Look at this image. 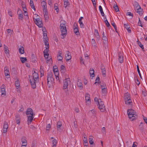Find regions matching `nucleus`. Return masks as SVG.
I'll list each match as a JSON object with an SVG mask.
<instances>
[{"mask_svg":"<svg viewBox=\"0 0 147 147\" xmlns=\"http://www.w3.org/2000/svg\"><path fill=\"white\" fill-rule=\"evenodd\" d=\"M26 115L28 117V124L29 125L32 121L35 115L31 108H29L27 109Z\"/></svg>","mask_w":147,"mask_h":147,"instance_id":"1","label":"nucleus"},{"mask_svg":"<svg viewBox=\"0 0 147 147\" xmlns=\"http://www.w3.org/2000/svg\"><path fill=\"white\" fill-rule=\"evenodd\" d=\"M127 113L129 119L132 121L137 117V114L132 109H129L127 110Z\"/></svg>","mask_w":147,"mask_h":147,"instance_id":"2","label":"nucleus"},{"mask_svg":"<svg viewBox=\"0 0 147 147\" xmlns=\"http://www.w3.org/2000/svg\"><path fill=\"white\" fill-rule=\"evenodd\" d=\"M60 28L61 33V36H63L61 38H64L65 36H66L67 34L66 26H60Z\"/></svg>","mask_w":147,"mask_h":147,"instance_id":"3","label":"nucleus"},{"mask_svg":"<svg viewBox=\"0 0 147 147\" xmlns=\"http://www.w3.org/2000/svg\"><path fill=\"white\" fill-rule=\"evenodd\" d=\"M53 74L52 72H49L47 75V83L48 84H51L53 82L54 78L53 77Z\"/></svg>","mask_w":147,"mask_h":147,"instance_id":"4","label":"nucleus"},{"mask_svg":"<svg viewBox=\"0 0 147 147\" xmlns=\"http://www.w3.org/2000/svg\"><path fill=\"white\" fill-rule=\"evenodd\" d=\"M98 108L101 112H104L106 109L105 106L104 105L103 102L101 101L99 104L97 105Z\"/></svg>","mask_w":147,"mask_h":147,"instance_id":"5","label":"nucleus"},{"mask_svg":"<svg viewBox=\"0 0 147 147\" xmlns=\"http://www.w3.org/2000/svg\"><path fill=\"white\" fill-rule=\"evenodd\" d=\"M38 81V79H30V82L32 88L34 89L36 88V83Z\"/></svg>","mask_w":147,"mask_h":147,"instance_id":"6","label":"nucleus"},{"mask_svg":"<svg viewBox=\"0 0 147 147\" xmlns=\"http://www.w3.org/2000/svg\"><path fill=\"white\" fill-rule=\"evenodd\" d=\"M63 89H66L67 88L68 85L70 84V81L69 78H67L63 80Z\"/></svg>","mask_w":147,"mask_h":147,"instance_id":"7","label":"nucleus"},{"mask_svg":"<svg viewBox=\"0 0 147 147\" xmlns=\"http://www.w3.org/2000/svg\"><path fill=\"white\" fill-rule=\"evenodd\" d=\"M34 22L39 27L41 28L42 27L43 24L42 20L40 19L39 18L36 19Z\"/></svg>","mask_w":147,"mask_h":147,"instance_id":"8","label":"nucleus"},{"mask_svg":"<svg viewBox=\"0 0 147 147\" xmlns=\"http://www.w3.org/2000/svg\"><path fill=\"white\" fill-rule=\"evenodd\" d=\"M85 100L86 105H89L91 103L90 95L88 93H86L85 94Z\"/></svg>","mask_w":147,"mask_h":147,"instance_id":"9","label":"nucleus"},{"mask_svg":"<svg viewBox=\"0 0 147 147\" xmlns=\"http://www.w3.org/2000/svg\"><path fill=\"white\" fill-rule=\"evenodd\" d=\"M49 51V50H47V49H45L43 51L44 57L45 58L47 59V63H48L49 61L50 60H51V59H49L48 58V56L49 55V54L48 53V52Z\"/></svg>","mask_w":147,"mask_h":147,"instance_id":"10","label":"nucleus"},{"mask_svg":"<svg viewBox=\"0 0 147 147\" xmlns=\"http://www.w3.org/2000/svg\"><path fill=\"white\" fill-rule=\"evenodd\" d=\"M125 104L129 107L131 108L132 106V102L131 99L125 100Z\"/></svg>","mask_w":147,"mask_h":147,"instance_id":"11","label":"nucleus"},{"mask_svg":"<svg viewBox=\"0 0 147 147\" xmlns=\"http://www.w3.org/2000/svg\"><path fill=\"white\" fill-rule=\"evenodd\" d=\"M5 86L4 84H3L1 87V92L2 95H6Z\"/></svg>","mask_w":147,"mask_h":147,"instance_id":"12","label":"nucleus"},{"mask_svg":"<svg viewBox=\"0 0 147 147\" xmlns=\"http://www.w3.org/2000/svg\"><path fill=\"white\" fill-rule=\"evenodd\" d=\"M65 58L66 61H68L71 58V53L69 51H67L66 52Z\"/></svg>","mask_w":147,"mask_h":147,"instance_id":"13","label":"nucleus"},{"mask_svg":"<svg viewBox=\"0 0 147 147\" xmlns=\"http://www.w3.org/2000/svg\"><path fill=\"white\" fill-rule=\"evenodd\" d=\"M77 85L79 87L80 89H83V87L82 86V81L81 80L79 79L78 80Z\"/></svg>","mask_w":147,"mask_h":147,"instance_id":"14","label":"nucleus"},{"mask_svg":"<svg viewBox=\"0 0 147 147\" xmlns=\"http://www.w3.org/2000/svg\"><path fill=\"white\" fill-rule=\"evenodd\" d=\"M21 142H22V145L21 147L24 146L26 147L27 144V141L25 137L22 138L21 139Z\"/></svg>","mask_w":147,"mask_h":147,"instance_id":"15","label":"nucleus"},{"mask_svg":"<svg viewBox=\"0 0 147 147\" xmlns=\"http://www.w3.org/2000/svg\"><path fill=\"white\" fill-rule=\"evenodd\" d=\"M118 59L120 63H122L123 62V56L122 53H119Z\"/></svg>","mask_w":147,"mask_h":147,"instance_id":"16","label":"nucleus"},{"mask_svg":"<svg viewBox=\"0 0 147 147\" xmlns=\"http://www.w3.org/2000/svg\"><path fill=\"white\" fill-rule=\"evenodd\" d=\"M8 127V125L7 123L5 121L4 122V125L3 127V132L5 133L7 131V129Z\"/></svg>","mask_w":147,"mask_h":147,"instance_id":"17","label":"nucleus"},{"mask_svg":"<svg viewBox=\"0 0 147 147\" xmlns=\"http://www.w3.org/2000/svg\"><path fill=\"white\" fill-rule=\"evenodd\" d=\"M48 39V38H46V39H43V41L45 43V45L46 47H45L46 49L47 50H49V45L47 40Z\"/></svg>","mask_w":147,"mask_h":147,"instance_id":"18","label":"nucleus"},{"mask_svg":"<svg viewBox=\"0 0 147 147\" xmlns=\"http://www.w3.org/2000/svg\"><path fill=\"white\" fill-rule=\"evenodd\" d=\"M4 72L5 75L6 76H10L9 72V70L8 67L7 66H5L4 68Z\"/></svg>","mask_w":147,"mask_h":147,"instance_id":"19","label":"nucleus"},{"mask_svg":"<svg viewBox=\"0 0 147 147\" xmlns=\"http://www.w3.org/2000/svg\"><path fill=\"white\" fill-rule=\"evenodd\" d=\"M32 75L33 78H32V79H38V74L37 72H36L35 71H34V72H33Z\"/></svg>","mask_w":147,"mask_h":147,"instance_id":"20","label":"nucleus"},{"mask_svg":"<svg viewBox=\"0 0 147 147\" xmlns=\"http://www.w3.org/2000/svg\"><path fill=\"white\" fill-rule=\"evenodd\" d=\"M62 123L61 122L58 121L57 122V129L58 131H60V127L62 126Z\"/></svg>","mask_w":147,"mask_h":147,"instance_id":"21","label":"nucleus"},{"mask_svg":"<svg viewBox=\"0 0 147 147\" xmlns=\"http://www.w3.org/2000/svg\"><path fill=\"white\" fill-rule=\"evenodd\" d=\"M94 35L98 40H100V36L98 30H97L95 29L94 30Z\"/></svg>","mask_w":147,"mask_h":147,"instance_id":"22","label":"nucleus"},{"mask_svg":"<svg viewBox=\"0 0 147 147\" xmlns=\"http://www.w3.org/2000/svg\"><path fill=\"white\" fill-rule=\"evenodd\" d=\"M89 73L90 77H92L91 78L92 79V78L94 77V71L93 68H91L90 69Z\"/></svg>","mask_w":147,"mask_h":147,"instance_id":"23","label":"nucleus"},{"mask_svg":"<svg viewBox=\"0 0 147 147\" xmlns=\"http://www.w3.org/2000/svg\"><path fill=\"white\" fill-rule=\"evenodd\" d=\"M136 12L138 13L139 14L140 16H142L143 13V10L141 9V7L137 10L136 11Z\"/></svg>","mask_w":147,"mask_h":147,"instance_id":"24","label":"nucleus"},{"mask_svg":"<svg viewBox=\"0 0 147 147\" xmlns=\"http://www.w3.org/2000/svg\"><path fill=\"white\" fill-rule=\"evenodd\" d=\"M16 120L17 124H19L20 122V117L19 115H17L16 116Z\"/></svg>","mask_w":147,"mask_h":147,"instance_id":"25","label":"nucleus"},{"mask_svg":"<svg viewBox=\"0 0 147 147\" xmlns=\"http://www.w3.org/2000/svg\"><path fill=\"white\" fill-rule=\"evenodd\" d=\"M124 99L125 100L131 99L130 94L128 93H125L124 95Z\"/></svg>","mask_w":147,"mask_h":147,"instance_id":"26","label":"nucleus"},{"mask_svg":"<svg viewBox=\"0 0 147 147\" xmlns=\"http://www.w3.org/2000/svg\"><path fill=\"white\" fill-rule=\"evenodd\" d=\"M104 33V32H103L102 33V40L105 41V42L104 41V43H107L108 41L107 38L106 36L105 35Z\"/></svg>","mask_w":147,"mask_h":147,"instance_id":"27","label":"nucleus"},{"mask_svg":"<svg viewBox=\"0 0 147 147\" xmlns=\"http://www.w3.org/2000/svg\"><path fill=\"white\" fill-rule=\"evenodd\" d=\"M124 27L126 28V29L127 30V31H128V32L129 33H130L131 32V30L130 29H129V28L130 27L129 26L128 24H124Z\"/></svg>","mask_w":147,"mask_h":147,"instance_id":"28","label":"nucleus"},{"mask_svg":"<svg viewBox=\"0 0 147 147\" xmlns=\"http://www.w3.org/2000/svg\"><path fill=\"white\" fill-rule=\"evenodd\" d=\"M58 4L57 3H56L54 4V8L56 10L57 13H58L59 10V9L58 7Z\"/></svg>","mask_w":147,"mask_h":147,"instance_id":"29","label":"nucleus"},{"mask_svg":"<svg viewBox=\"0 0 147 147\" xmlns=\"http://www.w3.org/2000/svg\"><path fill=\"white\" fill-rule=\"evenodd\" d=\"M19 52L21 54H23L24 53V48L23 47H21L19 49Z\"/></svg>","mask_w":147,"mask_h":147,"instance_id":"30","label":"nucleus"},{"mask_svg":"<svg viewBox=\"0 0 147 147\" xmlns=\"http://www.w3.org/2000/svg\"><path fill=\"white\" fill-rule=\"evenodd\" d=\"M64 4V7H66L69 5V2L68 1V0H63Z\"/></svg>","mask_w":147,"mask_h":147,"instance_id":"31","label":"nucleus"},{"mask_svg":"<svg viewBox=\"0 0 147 147\" xmlns=\"http://www.w3.org/2000/svg\"><path fill=\"white\" fill-rule=\"evenodd\" d=\"M100 87L102 89H104L107 88V87L106 84L104 83H100Z\"/></svg>","mask_w":147,"mask_h":147,"instance_id":"32","label":"nucleus"},{"mask_svg":"<svg viewBox=\"0 0 147 147\" xmlns=\"http://www.w3.org/2000/svg\"><path fill=\"white\" fill-rule=\"evenodd\" d=\"M99 9L100 11L101 14L102 16H104L105 14L103 11L101 5L99 6Z\"/></svg>","mask_w":147,"mask_h":147,"instance_id":"33","label":"nucleus"},{"mask_svg":"<svg viewBox=\"0 0 147 147\" xmlns=\"http://www.w3.org/2000/svg\"><path fill=\"white\" fill-rule=\"evenodd\" d=\"M135 10L136 11L137 10H138L139 9L141 8V7L139 5L138 3H136L135 4Z\"/></svg>","mask_w":147,"mask_h":147,"instance_id":"34","label":"nucleus"},{"mask_svg":"<svg viewBox=\"0 0 147 147\" xmlns=\"http://www.w3.org/2000/svg\"><path fill=\"white\" fill-rule=\"evenodd\" d=\"M94 100L96 104L97 105L99 104L100 101H102L101 99H98V98L95 97L94 98Z\"/></svg>","mask_w":147,"mask_h":147,"instance_id":"35","label":"nucleus"},{"mask_svg":"<svg viewBox=\"0 0 147 147\" xmlns=\"http://www.w3.org/2000/svg\"><path fill=\"white\" fill-rule=\"evenodd\" d=\"M40 72L41 76H43L44 73V71L43 69L42 66L40 67Z\"/></svg>","mask_w":147,"mask_h":147,"instance_id":"36","label":"nucleus"},{"mask_svg":"<svg viewBox=\"0 0 147 147\" xmlns=\"http://www.w3.org/2000/svg\"><path fill=\"white\" fill-rule=\"evenodd\" d=\"M107 91V88H105L104 89H102V92L103 96H105L106 95Z\"/></svg>","mask_w":147,"mask_h":147,"instance_id":"37","label":"nucleus"},{"mask_svg":"<svg viewBox=\"0 0 147 147\" xmlns=\"http://www.w3.org/2000/svg\"><path fill=\"white\" fill-rule=\"evenodd\" d=\"M15 84L16 87V88L18 89V87H19L20 86V82L19 80H17L15 82Z\"/></svg>","mask_w":147,"mask_h":147,"instance_id":"38","label":"nucleus"},{"mask_svg":"<svg viewBox=\"0 0 147 147\" xmlns=\"http://www.w3.org/2000/svg\"><path fill=\"white\" fill-rule=\"evenodd\" d=\"M57 141L55 139H54L52 141L53 146L52 147H55L56 146Z\"/></svg>","mask_w":147,"mask_h":147,"instance_id":"39","label":"nucleus"},{"mask_svg":"<svg viewBox=\"0 0 147 147\" xmlns=\"http://www.w3.org/2000/svg\"><path fill=\"white\" fill-rule=\"evenodd\" d=\"M74 33L76 35H78L79 33L78 28H74Z\"/></svg>","mask_w":147,"mask_h":147,"instance_id":"40","label":"nucleus"},{"mask_svg":"<svg viewBox=\"0 0 147 147\" xmlns=\"http://www.w3.org/2000/svg\"><path fill=\"white\" fill-rule=\"evenodd\" d=\"M43 39H46V38H48L47 36V33L46 31H44L43 30Z\"/></svg>","mask_w":147,"mask_h":147,"instance_id":"41","label":"nucleus"},{"mask_svg":"<svg viewBox=\"0 0 147 147\" xmlns=\"http://www.w3.org/2000/svg\"><path fill=\"white\" fill-rule=\"evenodd\" d=\"M53 71L54 74H55V73L57 72H58V69H57V67L56 66L53 67Z\"/></svg>","mask_w":147,"mask_h":147,"instance_id":"42","label":"nucleus"},{"mask_svg":"<svg viewBox=\"0 0 147 147\" xmlns=\"http://www.w3.org/2000/svg\"><path fill=\"white\" fill-rule=\"evenodd\" d=\"M138 44L139 46L142 49H144L143 45H142L141 43L139 41H138Z\"/></svg>","mask_w":147,"mask_h":147,"instance_id":"43","label":"nucleus"},{"mask_svg":"<svg viewBox=\"0 0 147 147\" xmlns=\"http://www.w3.org/2000/svg\"><path fill=\"white\" fill-rule=\"evenodd\" d=\"M66 22L65 21L63 20H61L60 21V26H66Z\"/></svg>","mask_w":147,"mask_h":147,"instance_id":"44","label":"nucleus"},{"mask_svg":"<svg viewBox=\"0 0 147 147\" xmlns=\"http://www.w3.org/2000/svg\"><path fill=\"white\" fill-rule=\"evenodd\" d=\"M20 59L22 61V63H24V62L27 60V59H26V57H21L20 58Z\"/></svg>","mask_w":147,"mask_h":147,"instance_id":"45","label":"nucleus"},{"mask_svg":"<svg viewBox=\"0 0 147 147\" xmlns=\"http://www.w3.org/2000/svg\"><path fill=\"white\" fill-rule=\"evenodd\" d=\"M113 8L116 12L119 11L118 7L117 5H114L113 6Z\"/></svg>","mask_w":147,"mask_h":147,"instance_id":"46","label":"nucleus"},{"mask_svg":"<svg viewBox=\"0 0 147 147\" xmlns=\"http://www.w3.org/2000/svg\"><path fill=\"white\" fill-rule=\"evenodd\" d=\"M31 59L32 61L34 62L36 61V58L35 55L34 54H32L31 56Z\"/></svg>","mask_w":147,"mask_h":147,"instance_id":"47","label":"nucleus"},{"mask_svg":"<svg viewBox=\"0 0 147 147\" xmlns=\"http://www.w3.org/2000/svg\"><path fill=\"white\" fill-rule=\"evenodd\" d=\"M57 57H62V51H59L57 54Z\"/></svg>","mask_w":147,"mask_h":147,"instance_id":"48","label":"nucleus"},{"mask_svg":"<svg viewBox=\"0 0 147 147\" xmlns=\"http://www.w3.org/2000/svg\"><path fill=\"white\" fill-rule=\"evenodd\" d=\"M101 72L103 76L104 77L106 76V70L105 69L101 70Z\"/></svg>","mask_w":147,"mask_h":147,"instance_id":"49","label":"nucleus"},{"mask_svg":"<svg viewBox=\"0 0 147 147\" xmlns=\"http://www.w3.org/2000/svg\"><path fill=\"white\" fill-rule=\"evenodd\" d=\"M105 23L106 24V26L108 27L109 28L110 27V25L109 23L108 22V21L106 19V20L105 21Z\"/></svg>","mask_w":147,"mask_h":147,"instance_id":"50","label":"nucleus"},{"mask_svg":"<svg viewBox=\"0 0 147 147\" xmlns=\"http://www.w3.org/2000/svg\"><path fill=\"white\" fill-rule=\"evenodd\" d=\"M137 70H138V71L139 75L140 78L141 79H142V76H141V74L140 71L139 70V66H138V65H137Z\"/></svg>","mask_w":147,"mask_h":147,"instance_id":"51","label":"nucleus"},{"mask_svg":"<svg viewBox=\"0 0 147 147\" xmlns=\"http://www.w3.org/2000/svg\"><path fill=\"white\" fill-rule=\"evenodd\" d=\"M55 76L56 79L57 80H58L59 79V72H57L56 73H55V74H54Z\"/></svg>","mask_w":147,"mask_h":147,"instance_id":"52","label":"nucleus"},{"mask_svg":"<svg viewBox=\"0 0 147 147\" xmlns=\"http://www.w3.org/2000/svg\"><path fill=\"white\" fill-rule=\"evenodd\" d=\"M112 26L114 27L115 30V31L117 32V27L116 26V25L115 24V23H114V22H113V23H112Z\"/></svg>","mask_w":147,"mask_h":147,"instance_id":"53","label":"nucleus"},{"mask_svg":"<svg viewBox=\"0 0 147 147\" xmlns=\"http://www.w3.org/2000/svg\"><path fill=\"white\" fill-rule=\"evenodd\" d=\"M17 13L18 15L22 14V11L19 8L18 9Z\"/></svg>","mask_w":147,"mask_h":147,"instance_id":"54","label":"nucleus"},{"mask_svg":"<svg viewBox=\"0 0 147 147\" xmlns=\"http://www.w3.org/2000/svg\"><path fill=\"white\" fill-rule=\"evenodd\" d=\"M135 82L136 84L138 85H139L140 84V82L138 80L137 78H135Z\"/></svg>","mask_w":147,"mask_h":147,"instance_id":"55","label":"nucleus"},{"mask_svg":"<svg viewBox=\"0 0 147 147\" xmlns=\"http://www.w3.org/2000/svg\"><path fill=\"white\" fill-rule=\"evenodd\" d=\"M51 127V125L50 124H48L46 127V130H49Z\"/></svg>","mask_w":147,"mask_h":147,"instance_id":"56","label":"nucleus"},{"mask_svg":"<svg viewBox=\"0 0 147 147\" xmlns=\"http://www.w3.org/2000/svg\"><path fill=\"white\" fill-rule=\"evenodd\" d=\"M100 81V78L99 77H97L96 79V82L94 84H96V83H98Z\"/></svg>","mask_w":147,"mask_h":147,"instance_id":"57","label":"nucleus"},{"mask_svg":"<svg viewBox=\"0 0 147 147\" xmlns=\"http://www.w3.org/2000/svg\"><path fill=\"white\" fill-rule=\"evenodd\" d=\"M102 132L104 134H106L105 128V127H103L102 129Z\"/></svg>","mask_w":147,"mask_h":147,"instance_id":"58","label":"nucleus"},{"mask_svg":"<svg viewBox=\"0 0 147 147\" xmlns=\"http://www.w3.org/2000/svg\"><path fill=\"white\" fill-rule=\"evenodd\" d=\"M18 15L19 19L21 20H22L23 19V14H19Z\"/></svg>","mask_w":147,"mask_h":147,"instance_id":"59","label":"nucleus"},{"mask_svg":"<svg viewBox=\"0 0 147 147\" xmlns=\"http://www.w3.org/2000/svg\"><path fill=\"white\" fill-rule=\"evenodd\" d=\"M83 141L84 142H85V143L86 144H87L88 143H87V139L86 137L84 136V138L83 139Z\"/></svg>","mask_w":147,"mask_h":147,"instance_id":"60","label":"nucleus"},{"mask_svg":"<svg viewBox=\"0 0 147 147\" xmlns=\"http://www.w3.org/2000/svg\"><path fill=\"white\" fill-rule=\"evenodd\" d=\"M126 15L127 16H131L132 17H133V14L131 12H127L126 13Z\"/></svg>","mask_w":147,"mask_h":147,"instance_id":"61","label":"nucleus"},{"mask_svg":"<svg viewBox=\"0 0 147 147\" xmlns=\"http://www.w3.org/2000/svg\"><path fill=\"white\" fill-rule=\"evenodd\" d=\"M30 6L35 11L36 10V9L35 8V7L34 6V4H30Z\"/></svg>","mask_w":147,"mask_h":147,"instance_id":"62","label":"nucleus"},{"mask_svg":"<svg viewBox=\"0 0 147 147\" xmlns=\"http://www.w3.org/2000/svg\"><path fill=\"white\" fill-rule=\"evenodd\" d=\"M92 46H93L94 47H96V43L95 41H94L92 42Z\"/></svg>","mask_w":147,"mask_h":147,"instance_id":"63","label":"nucleus"},{"mask_svg":"<svg viewBox=\"0 0 147 147\" xmlns=\"http://www.w3.org/2000/svg\"><path fill=\"white\" fill-rule=\"evenodd\" d=\"M8 13L9 15L11 16L12 17V12L10 10H9L8 11Z\"/></svg>","mask_w":147,"mask_h":147,"instance_id":"64","label":"nucleus"}]
</instances>
